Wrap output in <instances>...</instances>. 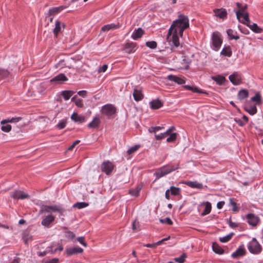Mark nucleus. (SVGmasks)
Here are the masks:
<instances>
[{
    "label": "nucleus",
    "instance_id": "nucleus-29",
    "mask_svg": "<svg viewBox=\"0 0 263 263\" xmlns=\"http://www.w3.org/2000/svg\"><path fill=\"white\" fill-rule=\"evenodd\" d=\"M185 184L192 188H195L201 189L203 187V185L202 183H199L197 181H187L185 183Z\"/></svg>",
    "mask_w": 263,
    "mask_h": 263
},
{
    "label": "nucleus",
    "instance_id": "nucleus-47",
    "mask_svg": "<svg viewBox=\"0 0 263 263\" xmlns=\"http://www.w3.org/2000/svg\"><path fill=\"white\" fill-rule=\"evenodd\" d=\"M64 236L66 238L69 240H72L76 236L75 234L70 231H65Z\"/></svg>",
    "mask_w": 263,
    "mask_h": 263
},
{
    "label": "nucleus",
    "instance_id": "nucleus-6",
    "mask_svg": "<svg viewBox=\"0 0 263 263\" xmlns=\"http://www.w3.org/2000/svg\"><path fill=\"white\" fill-rule=\"evenodd\" d=\"M101 112L102 114L110 117L116 112V108L112 104H106L102 107Z\"/></svg>",
    "mask_w": 263,
    "mask_h": 263
},
{
    "label": "nucleus",
    "instance_id": "nucleus-60",
    "mask_svg": "<svg viewBox=\"0 0 263 263\" xmlns=\"http://www.w3.org/2000/svg\"><path fill=\"white\" fill-rule=\"evenodd\" d=\"M192 92H198L200 93H205V92H203L201 89H199L198 88L196 87H192V90H191Z\"/></svg>",
    "mask_w": 263,
    "mask_h": 263
},
{
    "label": "nucleus",
    "instance_id": "nucleus-59",
    "mask_svg": "<svg viewBox=\"0 0 263 263\" xmlns=\"http://www.w3.org/2000/svg\"><path fill=\"white\" fill-rule=\"evenodd\" d=\"M139 223L136 220L133 221L132 223V229L134 231L139 230Z\"/></svg>",
    "mask_w": 263,
    "mask_h": 263
},
{
    "label": "nucleus",
    "instance_id": "nucleus-16",
    "mask_svg": "<svg viewBox=\"0 0 263 263\" xmlns=\"http://www.w3.org/2000/svg\"><path fill=\"white\" fill-rule=\"evenodd\" d=\"M236 6L237 8L238 9V10L236 11V14L237 16V18L238 20H240V15L242 13H245V10L247 9L248 5L247 4H245V5H242L240 3H236Z\"/></svg>",
    "mask_w": 263,
    "mask_h": 263
},
{
    "label": "nucleus",
    "instance_id": "nucleus-14",
    "mask_svg": "<svg viewBox=\"0 0 263 263\" xmlns=\"http://www.w3.org/2000/svg\"><path fill=\"white\" fill-rule=\"evenodd\" d=\"M121 26V24L119 23H118L117 24L111 23L109 24H107L104 25L101 28V31L103 32H106L110 30H115L120 28Z\"/></svg>",
    "mask_w": 263,
    "mask_h": 263
},
{
    "label": "nucleus",
    "instance_id": "nucleus-57",
    "mask_svg": "<svg viewBox=\"0 0 263 263\" xmlns=\"http://www.w3.org/2000/svg\"><path fill=\"white\" fill-rule=\"evenodd\" d=\"M76 105L79 108H83L84 107V104L82 100L80 99H76L75 101Z\"/></svg>",
    "mask_w": 263,
    "mask_h": 263
},
{
    "label": "nucleus",
    "instance_id": "nucleus-33",
    "mask_svg": "<svg viewBox=\"0 0 263 263\" xmlns=\"http://www.w3.org/2000/svg\"><path fill=\"white\" fill-rule=\"evenodd\" d=\"M213 251L216 254H222L224 252V250L217 243L214 242L212 245Z\"/></svg>",
    "mask_w": 263,
    "mask_h": 263
},
{
    "label": "nucleus",
    "instance_id": "nucleus-15",
    "mask_svg": "<svg viewBox=\"0 0 263 263\" xmlns=\"http://www.w3.org/2000/svg\"><path fill=\"white\" fill-rule=\"evenodd\" d=\"M167 80L169 81L174 82L175 83L181 85L185 83V81L180 77L177 76L170 74L167 77Z\"/></svg>",
    "mask_w": 263,
    "mask_h": 263
},
{
    "label": "nucleus",
    "instance_id": "nucleus-45",
    "mask_svg": "<svg viewBox=\"0 0 263 263\" xmlns=\"http://www.w3.org/2000/svg\"><path fill=\"white\" fill-rule=\"evenodd\" d=\"M2 125L1 127V130L3 132L8 133L9 132L12 128V127L10 125L8 124L7 123L1 124Z\"/></svg>",
    "mask_w": 263,
    "mask_h": 263
},
{
    "label": "nucleus",
    "instance_id": "nucleus-46",
    "mask_svg": "<svg viewBox=\"0 0 263 263\" xmlns=\"http://www.w3.org/2000/svg\"><path fill=\"white\" fill-rule=\"evenodd\" d=\"M187 257V255L185 253H183L180 257L174 258L175 261L178 263H183L185 261V258Z\"/></svg>",
    "mask_w": 263,
    "mask_h": 263
},
{
    "label": "nucleus",
    "instance_id": "nucleus-3",
    "mask_svg": "<svg viewBox=\"0 0 263 263\" xmlns=\"http://www.w3.org/2000/svg\"><path fill=\"white\" fill-rule=\"evenodd\" d=\"M248 249L250 253L254 254H259L262 249L260 245L255 238L248 244Z\"/></svg>",
    "mask_w": 263,
    "mask_h": 263
},
{
    "label": "nucleus",
    "instance_id": "nucleus-2",
    "mask_svg": "<svg viewBox=\"0 0 263 263\" xmlns=\"http://www.w3.org/2000/svg\"><path fill=\"white\" fill-rule=\"evenodd\" d=\"M179 167V164L178 163H170L160 168L155 173V175L156 176V178L158 179L178 169Z\"/></svg>",
    "mask_w": 263,
    "mask_h": 263
},
{
    "label": "nucleus",
    "instance_id": "nucleus-50",
    "mask_svg": "<svg viewBox=\"0 0 263 263\" xmlns=\"http://www.w3.org/2000/svg\"><path fill=\"white\" fill-rule=\"evenodd\" d=\"M9 74V72L5 69L0 68V78H5L7 77Z\"/></svg>",
    "mask_w": 263,
    "mask_h": 263
},
{
    "label": "nucleus",
    "instance_id": "nucleus-64",
    "mask_svg": "<svg viewBox=\"0 0 263 263\" xmlns=\"http://www.w3.org/2000/svg\"><path fill=\"white\" fill-rule=\"evenodd\" d=\"M59 259L57 258H53L50 260L46 261L45 263H58Z\"/></svg>",
    "mask_w": 263,
    "mask_h": 263
},
{
    "label": "nucleus",
    "instance_id": "nucleus-4",
    "mask_svg": "<svg viewBox=\"0 0 263 263\" xmlns=\"http://www.w3.org/2000/svg\"><path fill=\"white\" fill-rule=\"evenodd\" d=\"M115 167V165L109 160L104 161L100 166L101 171L106 175H110Z\"/></svg>",
    "mask_w": 263,
    "mask_h": 263
},
{
    "label": "nucleus",
    "instance_id": "nucleus-25",
    "mask_svg": "<svg viewBox=\"0 0 263 263\" xmlns=\"http://www.w3.org/2000/svg\"><path fill=\"white\" fill-rule=\"evenodd\" d=\"M244 109L251 115H254L256 114L257 111V109L255 105H246L244 107Z\"/></svg>",
    "mask_w": 263,
    "mask_h": 263
},
{
    "label": "nucleus",
    "instance_id": "nucleus-28",
    "mask_svg": "<svg viewBox=\"0 0 263 263\" xmlns=\"http://www.w3.org/2000/svg\"><path fill=\"white\" fill-rule=\"evenodd\" d=\"M227 33L229 40L234 39L237 40L239 39V36L237 35V32L231 29H228L227 30Z\"/></svg>",
    "mask_w": 263,
    "mask_h": 263
},
{
    "label": "nucleus",
    "instance_id": "nucleus-48",
    "mask_svg": "<svg viewBox=\"0 0 263 263\" xmlns=\"http://www.w3.org/2000/svg\"><path fill=\"white\" fill-rule=\"evenodd\" d=\"M146 46L151 49H155L157 47V44L154 41H148L146 42Z\"/></svg>",
    "mask_w": 263,
    "mask_h": 263
},
{
    "label": "nucleus",
    "instance_id": "nucleus-1",
    "mask_svg": "<svg viewBox=\"0 0 263 263\" xmlns=\"http://www.w3.org/2000/svg\"><path fill=\"white\" fill-rule=\"evenodd\" d=\"M189 27V20L187 16L179 14L171 26L167 35V40L171 45V49L176 52L182 48L178 34L182 36L185 29Z\"/></svg>",
    "mask_w": 263,
    "mask_h": 263
},
{
    "label": "nucleus",
    "instance_id": "nucleus-53",
    "mask_svg": "<svg viewBox=\"0 0 263 263\" xmlns=\"http://www.w3.org/2000/svg\"><path fill=\"white\" fill-rule=\"evenodd\" d=\"M66 66V63L64 60H60L58 63L55 65V67L58 69H62Z\"/></svg>",
    "mask_w": 263,
    "mask_h": 263
},
{
    "label": "nucleus",
    "instance_id": "nucleus-41",
    "mask_svg": "<svg viewBox=\"0 0 263 263\" xmlns=\"http://www.w3.org/2000/svg\"><path fill=\"white\" fill-rule=\"evenodd\" d=\"M88 203L85 202H77L73 205V208H78V209H81L88 206Z\"/></svg>",
    "mask_w": 263,
    "mask_h": 263
},
{
    "label": "nucleus",
    "instance_id": "nucleus-34",
    "mask_svg": "<svg viewBox=\"0 0 263 263\" xmlns=\"http://www.w3.org/2000/svg\"><path fill=\"white\" fill-rule=\"evenodd\" d=\"M21 117H13L12 118H8L4 119L1 122V124L8 123H16L21 121Z\"/></svg>",
    "mask_w": 263,
    "mask_h": 263
},
{
    "label": "nucleus",
    "instance_id": "nucleus-19",
    "mask_svg": "<svg viewBox=\"0 0 263 263\" xmlns=\"http://www.w3.org/2000/svg\"><path fill=\"white\" fill-rule=\"evenodd\" d=\"M215 15L221 19H226L227 17V12L224 9H215L214 10Z\"/></svg>",
    "mask_w": 263,
    "mask_h": 263
},
{
    "label": "nucleus",
    "instance_id": "nucleus-27",
    "mask_svg": "<svg viewBox=\"0 0 263 263\" xmlns=\"http://www.w3.org/2000/svg\"><path fill=\"white\" fill-rule=\"evenodd\" d=\"M212 79L215 81L216 83L219 85H222L223 84L224 81H226V78L224 77L221 75H216L215 76L212 77Z\"/></svg>",
    "mask_w": 263,
    "mask_h": 263
},
{
    "label": "nucleus",
    "instance_id": "nucleus-52",
    "mask_svg": "<svg viewBox=\"0 0 263 263\" xmlns=\"http://www.w3.org/2000/svg\"><path fill=\"white\" fill-rule=\"evenodd\" d=\"M140 147V145H136L133 147H131L130 148H129L127 150V153L128 155H130V154L134 153V152H135L136 151H137Z\"/></svg>",
    "mask_w": 263,
    "mask_h": 263
},
{
    "label": "nucleus",
    "instance_id": "nucleus-22",
    "mask_svg": "<svg viewBox=\"0 0 263 263\" xmlns=\"http://www.w3.org/2000/svg\"><path fill=\"white\" fill-rule=\"evenodd\" d=\"M71 119L75 122H78L80 123H83L85 121V117L79 115L76 112H74L72 114L71 116Z\"/></svg>",
    "mask_w": 263,
    "mask_h": 263
},
{
    "label": "nucleus",
    "instance_id": "nucleus-30",
    "mask_svg": "<svg viewBox=\"0 0 263 263\" xmlns=\"http://www.w3.org/2000/svg\"><path fill=\"white\" fill-rule=\"evenodd\" d=\"M248 96L249 92L247 89H241L238 93L237 98L239 100H242L248 98Z\"/></svg>",
    "mask_w": 263,
    "mask_h": 263
},
{
    "label": "nucleus",
    "instance_id": "nucleus-24",
    "mask_svg": "<svg viewBox=\"0 0 263 263\" xmlns=\"http://www.w3.org/2000/svg\"><path fill=\"white\" fill-rule=\"evenodd\" d=\"M144 33L143 30L141 28H138L134 31L132 34V38L133 40H136L140 38Z\"/></svg>",
    "mask_w": 263,
    "mask_h": 263
},
{
    "label": "nucleus",
    "instance_id": "nucleus-58",
    "mask_svg": "<svg viewBox=\"0 0 263 263\" xmlns=\"http://www.w3.org/2000/svg\"><path fill=\"white\" fill-rule=\"evenodd\" d=\"M84 237L81 236L77 238V240L84 247H86L87 246V243L84 241Z\"/></svg>",
    "mask_w": 263,
    "mask_h": 263
},
{
    "label": "nucleus",
    "instance_id": "nucleus-61",
    "mask_svg": "<svg viewBox=\"0 0 263 263\" xmlns=\"http://www.w3.org/2000/svg\"><path fill=\"white\" fill-rule=\"evenodd\" d=\"M108 68V66L106 64L103 65L102 67H100L98 69L99 72H105Z\"/></svg>",
    "mask_w": 263,
    "mask_h": 263
},
{
    "label": "nucleus",
    "instance_id": "nucleus-62",
    "mask_svg": "<svg viewBox=\"0 0 263 263\" xmlns=\"http://www.w3.org/2000/svg\"><path fill=\"white\" fill-rule=\"evenodd\" d=\"M87 92L86 90H80L78 92V94L83 98H85L86 97Z\"/></svg>",
    "mask_w": 263,
    "mask_h": 263
},
{
    "label": "nucleus",
    "instance_id": "nucleus-7",
    "mask_svg": "<svg viewBox=\"0 0 263 263\" xmlns=\"http://www.w3.org/2000/svg\"><path fill=\"white\" fill-rule=\"evenodd\" d=\"M10 196L14 199H24L26 198H29L30 197L28 194L20 190H15L14 191L11 192Z\"/></svg>",
    "mask_w": 263,
    "mask_h": 263
},
{
    "label": "nucleus",
    "instance_id": "nucleus-55",
    "mask_svg": "<svg viewBox=\"0 0 263 263\" xmlns=\"http://www.w3.org/2000/svg\"><path fill=\"white\" fill-rule=\"evenodd\" d=\"M160 222L162 223H166L168 225H172L173 224V221L172 220L166 217L164 219H160Z\"/></svg>",
    "mask_w": 263,
    "mask_h": 263
},
{
    "label": "nucleus",
    "instance_id": "nucleus-9",
    "mask_svg": "<svg viewBox=\"0 0 263 263\" xmlns=\"http://www.w3.org/2000/svg\"><path fill=\"white\" fill-rule=\"evenodd\" d=\"M246 250L243 245L240 246L237 250L231 254V257L233 258H238L240 257L245 255Z\"/></svg>",
    "mask_w": 263,
    "mask_h": 263
},
{
    "label": "nucleus",
    "instance_id": "nucleus-36",
    "mask_svg": "<svg viewBox=\"0 0 263 263\" xmlns=\"http://www.w3.org/2000/svg\"><path fill=\"white\" fill-rule=\"evenodd\" d=\"M220 54L224 56L231 57L232 54V52L230 46L224 47L221 50Z\"/></svg>",
    "mask_w": 263,
    "mask_h": 263
},
{
    "label": "nucleus",
    "instance_id": "nucleus-18",
    "mask_svg": "<svg viewBox=\"0 0 263 263\" xmlns=\"http://www.w3.org/2000/svg\"><path fill=\"white\" fill-rule=\"evenodd\" d=\"M83 249L79 247L68 248L66 249V253L69 255L82 253Z\"/></svg>",
    "mask_w": 263,
    "mask_h": 263
},
{
    "label": "nucleus",
    "instance_id": "nucleus-17",
    "mask_svg": "<svg viewBox=\"0 0 263 263\" xmlns=\"http://www.w3.org/2000/svg\"><path fill=\"white\" fill-rule=\"evenodd\" d=\"M101 123V121L98 115L96 116L91 122H90L87 125L88 127L90 128H98Z\"/></svg>",
    "mask_w": 263,
    "mask_h": 263
},
{
    "label": "nucleus",
    "instance_id": "nucleus-21",
    "mask_svg": "<svg viewBox=\"0 0 263 263\" xmlns=\"http://www.w3.org/2000/svg\"><path fill=\"white\" fill-rule=\"evenodd\" d=\"M150 107L152 109H158L163 106V103L159 99L153 100L150 103Z\"/></svg>",
    "mask_w": 263,
    "mask_h": 263
},
{
    "label": "nucleus",
    "instance_id": "nucleus-12",
    "mask_svg": "<svg viewBox=\"0 0 263 263\" xmlns=\"http://www.w3.org/2000/svg\"><path fill=\"white\" fill-rule=\"evenodd\" d=\"M137 44L134 42H128L124 45L123 50L127 53H134L136 50Z\"/></svg>",
    "mask_w": 263,
    "mask_h": 263
},
{
    "label": "nucleus",
    "instance_id": "nucleus-63",
    "mask_svg": "<svg viewBox=\"0 0 263 263\" xmlns=\"http://www.w3.org/2000/svg\"><path fill=\"white\" fill-rule=\"evenodd\" d=\"M155 139L157 140H161L163 139L165 137L164 136L163 133H161V134H160L159 135H157V134H155Z\"/></svg>",
    "mask_w": 263,
    "mask_h": 263
},
{
    "label": "nucleus",
    "instance_id": "nucleus-23",
    "mask_svg": "<svg viewBox=\"0 0 263 263\" xmlns=\"http://www.w3.org/2000/svg\"><path fill=\"white\" fill-rule=\"evenodd\" d=\"M133 97L134 99L136 101H139L142 100L144 96L142 93V91L140 89H138L137 88H135L133 92Z\"/></svg>",
    "mask_w": 263,
    "mask_h": 263
},
{
    "label": "nucleus",
    "instance_id": "nucleus-35",
    "mask_svg": "<svg viewBox=\"0 0 263 263\" xmlns=\"http://www.w3.org/2000/svg\"><path fill=\"white\" fill-rule=\"evenodd\" d=\"M74 93V91L72 90H64L62 91L61 95L63 96L64 100L67 101L70 99Z\"/></svg>",
    "mask_w": 263,
    "mask_h": 263
},
{
    "label": "nucleus",
    "instance_id": "nucleus-49",
    "mask_svg": "<svg viewBox=\"0 0 263 263\" xmlns=\"http://www.w3.org/2000/svg\"><path fill=\"white\" fill-rule=\"evenodd\" d=\"M230 204L232 206V211L233 212H238L239 208L237 206V203L233 200V199H230Z\"/></svg>",
    "mask_w": 263,
    "mask_h": 263
},
{
    "label": "nucleus",
    "instance_id": "nucleus-11",
    "mask_svg": "<svg viewBox=\"0 0 263 263\" xmlns=\"http://www.w3.org/2000/svg\"><path fill=\"white\" fill-rule=\"evenodd\" d=\"M55 220V216L52 214H49L45 216L41 222V224L45 227H49Z\"/></svg>",
    "mask_w": 263,
    "mask_h": 263
},
{
    "label": "nucleus",
    "instance_id": "nucleus-37",
    "mask_svg": "<svg viewBox=\"0 0 263 263\" xmlns=\"http://www.w3.org/2000/svg\"><path fill=\"white\" fill-rule=\"evenodd\" d=\"M251 100L253 102H255L256 105H260L261 103V95L260 92H256L255 95L251 98Z\"/></svg>",
    "mask_w": 263,
    "mask_h": 263
},
{
    "label": "nucleus",
    "instance_id": "nucleus-32",
    "mask_svg": "<svg viewBox=\"0 0 263 263\" xmlns=\"http://www.w3.org/2000/svg\"><path fill=\"white\" fill-rule=\"evenodd\" d=\"M61 22L58 20L55 21V27L53 30V32L54 35L57 36L59 32L61 31Z\"/></svg>",
    "mask_w": 263,
    "mask_h": 263
},
{
    "label": "nucleus",
    "instance_id": "nucleus-31",
    "mask_svg": "<svg viewBox=\"0 0 263 263\" xmlns=\"http://www.w3.org/2000/svg\"><path fill=\"white\" fill-rule=\"evenodd\" d=\"M247 26L255 33H259L262 31V29L259 28L256 23H253L252 25L249 23Z\"/></svg>",
    "mask_w": 263,
    "mask_h": 263
},
{
    "label": "nucleus",
    "instance_id": "nucleus-51",
    "mask_svg": "<svg viewBox=\"0 0 263 263\" xmlns=\"http://www.w3.org/2000/svg\"><path fill=\"white\" fill-rule=\"evenodd\" d=\"M163 128H164L163 126L151 127L148 129V131L149 133H154L156 134V132L162 129Z\"/></svg>",
    "mask_w": 263,
    "mask_h": 263
},
{
    "label": "nucleus",
    "instance_id": "nucleus-38",
    "mask_svg": "<svg viewBox=\"0 0 263 263\" xmlns=\"http://www.w3.org/2000/svg\"><path fill=\"white\" fill-rule=\"evenodd\" d=\"M212 206L209 202L206 203L204 209L201 213V216H205L209 214L211 211Z\"/></svg>",
    "mask_w": 263,
    "mask_h": 263
},
{
    "label": "nucleus",
    "instance_id": "nucleus-13",
    "mask_svg": "<svg viewBox=\"0 0 263 263\" xmlns=\"http://www.w3.org/2000/svg\"><path fill=\"white\" fill-rule=\"evenodd\" d=\"M246 217L248 223L252 226H256L259 222L258 217L253 214H248Z\"/></svg>",
    "mask_w": 263,
    "mask_h": 263
},
{
    "label": "nucleus",
    "instance_id": "nucleus-8",
    "mask_svg": "<svg viewBox=\"0 0 263 263\" xmlns=\"http://www.w3.org/2000/svg\"><path fill=\"white\" fill-rule=\"evenodd\" d=\"M230 82L234 85L240 84L241 81V77L237 72H234L229 77Z\"/></svg>",
    "mask_w": 263,
    "mask_h": 263
},
{
    "label": "nucleus",
    "instance_id": "nucleus-10",
    "mask_svg": "<svg viewBox=\"0 0 263 263\" xmlns=\"http://www.w3.org/2000/svg\"><path fill=\"white\" fill-rule=\"evenodd\" d=\"M68 78L64 73H60L50 80L51 83L61 84L67 81Z\"/></svg>",
    "mask_w": 263,
    "mask_h": 263
},
{
    "label": "nucleus",
    "instance_id": "nucleus-26",
    "mask_svg": "<svg viewBox=\"0 0 263 263\" xmlns=\"http://www.w3.org/2000/svg\"><path fill=\"white\" fill-rule=\"evenodd\" d=\"M238 21L246 25L250 23L249 13L248 12L242 13L240 15V20Z\"/></svg>",
    "mask_w": 263,
    "mask_h": 263
},
{
    "label": "nucleus",
    "instance_id": "nucleus-42",
    "mask_svg": "<svg viewBox=\"0 0 263 263\" xmlns=\"http://www.w3.org/2000/svg\"><path fill=\"white\" fill-rule=\"evenodd\" d=\"M177 135L176 133H171L169 137L166 139V142L167 143L174 142L177 139Z\"/></svg>",
    "mask_w": 263,
    "mask_h": 263
},
{
    "label": "nucleus",
    "instance_id": "nucleus-43",
    "mask_svg": "<svg viewBox=\"0 0 263 263\" xmlns=\"http://www.w3.org/2000/svg\"><path fill=\"white\" fill-rule=\"evenodd\" d=\"M234 235L233 233H231L229 234L228 235L219 238V241L221 242H227L229 241L232 237L233 235Z\"/></svg>",
    "mask_w": 263,
    "mask_h": 263
},
{
    "label": "nucleus",
    "instance_id": "nucleus-20",
    "mask_svg": "<svg viewBox=\"0 0 263 263\" xmlns=\"http://www.w3.org/2000/svg\"><path fill=\"white\" fill-rule=\"evenodd\" d=\"M63 9V7H53L50 8L47 13V16H51V15L54 16V15L59 13Z\"/></svg>",
    "mask_w": 263,
    "mask_h": 263
},
{
    "label": "nucleus",
    "instance_id": "nucleus-39",
    "mask_svg": "<svg viewBox=\"0 0 263 263\" xmlns=\"http://www.w3.org/2000/svg\"><path fill=\"white\" fill-rule=\"evenodd\" d=\"M52 211L51 205H42L39 211V214H41L44 213H50Z\"/></svg>",
    "mask_w": 263,
    "mask_h": 263
},
{
    "label": "nucleus",
    "instance_id": "nucleus-44",
    "mask_svg": "<svg viewBox=\"0 0 263 263\" xmlns=\"http://www.w3.org/2000/svg\"><path fill=\"white\" fill-rule=\"evenodd\" d=\"M171 194L174 196L178 195L180 194V189L174 186H171L170 188Z\"/></svg>",
    "mask_w": 263,
    "mask_h": 263
},
{
    "label": "nucleus",
    "instance_id": "nucleus-5",
    "mask_svg": "<svg viewBox=\"0 0 263 263\" xmlns=\"http://www.w3.org/2000/svg\"><path fill=\"white\" fill-rule=\"evenodd\" d=\"M212 45L215 51H218L222 43V39L221 35L218 32H214L212 36Z\"/></svg>",
    "mask_w": 263,
    "mask_h": 263
},
{
    "label": "nucleus",
    "instance_id": "nucleus-40",
    "mask_svg": "<svg viewBox=\"0 0 263 263\" xmlns=\"http://www.w3.org/2000/svg\"><path fill=\"white\" fill-rule=\"evenodd\" d=\"M51 209L52 211L59 212L61 214H62L65 211V210L64 208L57 205H51Z\"/></svg>",
    "mask_w": 263,
    "mask_h": 263
},
{
    "label": "nucleus",
    "instance_id": "nucleus-54",
    "mask_svg": "<svg viewBox=\"0 0 263 263\" xmlns=\"http://www.w3.org/2000/svg\"><path fill=\"white\" fill-rule=\"evenodd\" d=\"M66 124V121L64 120H62L57 125V127L59 129H62L65 127Z\"/></svg>",
    "mask_w": 263,
    "mask_h": 263
},
{
    "label": "nucleus",
    "instance_id": "nucleus-56",
    "mask_svg": "<svg viewBox=\"0 0 263 263\" xmlns=\"http://www.w3.org/2000/svg\"><path fill=\"white\" fill-rule=\"evenodd\" d=\"M140 189H132L129 190V194L134 196H138L139 194Z\"/></svg>",
    "mask_w": 263,
    "mask_h": 263
}]
</instances>
